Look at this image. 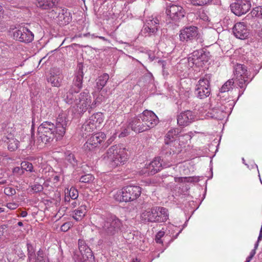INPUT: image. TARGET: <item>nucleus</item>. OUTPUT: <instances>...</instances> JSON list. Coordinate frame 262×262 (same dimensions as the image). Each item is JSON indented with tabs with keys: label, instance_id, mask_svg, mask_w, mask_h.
Here are the masks:
<instances>
[{
	"label": "nucleus",
	"instance_id": "nucleus-55",
	"mask_svg": "<svg viewBox=\"0 0 262 262\" xmlns=\"http://www.w3.org/2000/svg\"><path fill=\"white\" fill-rule=\"evenodd\" d=\"M253 258V257H252L251 256H250L249 255L247 258H246V260L245 261V262H250V261L251 260V259Z\"/></svg>",
	"mask_w": 262,
	"mask_h": 262
},
{
	"label": "nucleus",
	"instance_id": "nucleus-30",
	"mask_svg": "<svg viewBox=\"0 0 262 262\" xmlns=\"http://www.w3.org/2000/svg\"><path fill=\"white\" fill-rule=\"evenodd\" d=\"M89 119L97 128H99L104 120V116L102 113L98 112L92 115Z\"/></svg>",
	"mask_w": 262,
	"mask_h": 262
},
{
	"label": "nucleus",
	"instance_id": "nucleus-48",
	"mask_svg": "<svg viewBox=\"0 0 262 262\" xmlns=\"http://www.w3.org/2000/svg\"><path fill=\"white\" fill-rule=\"evenodd\" d=\"M79 204V202L76 200H72L69 205V207L72 208L76 207Z\"/></svg>",
	"mask_w": 262,
	"mask_h": 262
},
{
	"label": "nucleus",
	"instance_id": "nucleus-39",
	"mask_svg": "<svg viewBox=\"0 0 262 262\" xmlns=\"http://www.w3.org/2000/svg\"><path fill=\"white\" fill-rule=\"evenodd\" d=\"M252 16L260 17L262 18V7H257L253 9L251 12Z\"/></svg>",
	"mask_w": 262,
	"mask_h": 262
},
{
	"label": "nucleus",
	"instance_id": "nucleus-36",
	"mask_svg": "<svg viewBox=\"0 0 262 262\" xmlns=\"http://www.w3.org/2000/svg\"><path fill=\"white\" fill-rule=\"evenodd\" d=\"M178 179L181 182L188 183H195L199 181V178L196 177H188L179 178Z\"/></svg>",
	"mask_w": 262,
	"mask_h": 262
},
{
	"label": "nucleus",
	"instance_id": "nucleus-62",
	"mask_svg": "<svg viewBox=\"0 0 262 262\" xmlns=\"http://www.w3.org/2000/svg\"><path fill=\"white\" fill-rule=\"evenodd\" d=\"M17 225L19 226H23V224L21 222H18V223H17Z\"/></svg>",
	"mask_w": 262,
	"mask_h": 262
},
{
	"label": "nucleus",
	"instance_id": "nucleus-6",
	"mask_svg": "<svg viewBox=\"0 0 262 262\" xmlns=\"http://www.w3.org/2000/svg\"><path fill=\"white\" fill-rule=\"evenodd\" d=\"M83 78V72L82 66H79L78 70L76 71L73 83L69 91L67 92L66 89L63 90L65 93L62 97L66 102L71 103L72 102L73 94H77L82 87V81Z\"/></svg>",
	"mask_w": 262,
	"mask_h": 262
},
{
	"label": "nucleus",
	"instance_id": "nucleus-8",
	"mask_svg": "<svg viewBox=\"0 0 262 262\" xmlns=\"http://www.w3.org/2000/svg\"><path fill=\"white\" fill-rule=\"evenodd\" d=\"M180 40L182 42H192L194 40L202 43L203 41L198 28L194 26L186 27L180 31Z\"/></svg>",
	"mask_w": 262,
	"mask_h": 262
},
{
	"label": "nucleus",
	"instance_id": "nucleus-15",
	"mask_svg": "<svg viewBox=\"0 0 262 262\" xmlns=\"http://www.w3.org/2000/svg\"><path fill=\"white\" fill-rule=\"evenodd\" d=\"M180 130L179 128H172L170 129L166 134L165 138L164 150L170 149L169 155L174 154L176 152L174 149V142L179 136Z\"/></svg>",
	"mask_w": 262,
	"mask_h": 262
},
{
	"label": "nucleus",
	"instance_id": "nucleus-53",
	"mask_svg": "<svg viewBox=\"0 0 262 262\" xmlns=\"http://www.w3.org/2000/svg\"><path fill=\"white\" fill-rule=\"evenodd\" d=\"M20 215L23 217H26L27 215V212L26 211H23L21 212Z\"/></svg>",
	"mask_w": 262,
	"mask_h": 262
},
{
	"label": "nucleus",
	"instance_id": "nucleus-16",
	"mask_svg": "<svg viewBox=\"0 0 262 262\" xmlns=\"http://www.w3.org/2000/svg\"><path fill=\"white\" fill-rule=\"evenodd\" d=\"M159 25V20L157 17L149 16L146 20L142 32L145 36L155 35L158 30Z\"/></svg>",
	"mask_w": 262,
	"mask_h": 262
},
{
	"label": "nucleus",
	"instance_id": "nucleus-11",
	"mask_svg": "<svg viewBox=\"0 0 262 262\" xmlns=\"http://www.w3.org/2000/svg\"><path fill=\"white\" fill-rule=\"evenodd\" d=\"M13 38L19 42L28 43L31 42L34 37V34L27 27L20 26L13 32Z\"/></svg>",
	"mask_w": 262,
	"mask_h": 262
},
{
	"label": "nucleus",
	"instance_id": "nucleus-34",
	"mask_svg": "<svg viewBox=\"0 0 262 262\" xmlns=\"http://www.w3.org/2000/svg\"><path fill=\"white\" fill-rule=\"evenodd\" d=\"M234 83V82L232 79L228 80L222 85L220 89V92L225 93L229 91L230 89H232Z\"/></svg>",
	"mask_w": 262,
	"mask_h": 262
},
{
	"label": "nucleus",
	"instance_id": "nucleus-31",
	"mask_svg": "<svg viewBox=\"0 0 262 262\" xmlns=\"http://www.w3.org/2000/svg\"><path fill=\"white\" fill-rule=\"evenodd\" d=\"M86 213V206L85 205H81L80 207H79L77 209L74 211L73 217L76 221H80L85 216Z\"/></svg>",
	"mask_w": 262,
	"mask_h": 262
},
{
	"label": "nucleus",
	"instance_id": "nucleus-1",
	"mask_svg": "<svg viewBox=\"0 0 262 262\" xmlns=\"http://www.w3.org/2000/svg\"><path fill=\"white\" fill-rule=\"evenodd\" d=\"M68 115L62 112L56 118V124L51 122L45 121L38 127L37 141L39 144L51 143L54 139L56 141L62 138L65 134L68 122Z\"/></svg>",
	"mask_w": 262,
	"mask_h": 262
},
{
	"label": "nucleus",
	"instance_id": "nucleus-42",
	"mask_svg": "<svg viewBox=\"0 0 262 262\" xmlns=\"http://www.w3.org/2000/svg\"><path fill=\"white\" fill-rule=\"evenodd\" d=\"M31 189L34 192L37 193L43 190V186L39 184H35L31 186Z\"/></svg>",
	"mask_w": 262,
	"mask_h": 262
},
{
	"label": "nucleus",
	"instance_id": "nucleus-32",
	"mask_svg": "<svg viewBox=\"0 0 262 262\" xmlns=\"http://www.w3.org/2000/svg\"><path fill=\"white\" fill-rule=\"evenodd\" d=\"M109 79V75L107 73H104L99 76L97 79L96 86L98 90L102 89L105 85Z\"/></svg>",
	"mask_w": 262,
	"mask_h": 262
},
{
	"label": "nucleus",
	"instance_id": "nucleus-59",
	"mask_svg": "<svg viewBox=\"0 0 262 262\" xmlns=\"http://www.w3.org/2000/svg\"><path fill=\"white\" fill-rule=\"evenodd\" d=\"M163 74L164 76H167L168 75V73L165 70V69H164V72H163Z\"/></svg>",
	"mask_w": 262,
	"mask_h": 262
},
{
	"label": "nucleus",
	"instance_id": "nucleus-40",
	"mask_svg": "<svg viewBox=\"0 0 262 262\" xmlns=\"http://www.w3.org/2000/svg\"><path fill=\"white\" fill-rule=\"evenodd\" d=\"M69 195L71 200H76L78 197V190L74 187H71L69 190Z\"/></svg>",
	"mask_w": 262,
	"mask_h": 262
},
{
	"label": "nucleus",
	"instance_id": "nucleus-35",
	"mask_svg": "<svg viewBox=\"0 0 262 262\" xmlns=\"http://www.w3.org/2000/svg\"><path fill=\"white\" fill-rule=\"evenodd\" d=\"M189 2L194 6H204L210 4L212 0H188Z\"/></svg>",
	"mask_w": 262,
	"mask_h": 262
},
{
	"label": "nucleus",
	"instance_id": "nucleus-26",
	"mask_svg": "<svg viewBox=\"0 0 262 262\" xmlns=\"http://www.w3.org/2000/svg\"><path fill=\"white\" fill-rule=\"evenodd\" d=\"M58 0H37V6L42 10H49L55 8Z\"/></svg>",
	"mask_w": 262,
	"mask_h": 262
},
{
	"label": "nucleus",
	"instance_id": "nucleus-10",
	"mask_svg": "<svg viewBox=\"0 0 262 262\" xmlns=\"http://www.w3.org/2000/svg\"><path fill=\"white\" fill-rule=\"evenodd\" d=\"M235 75L236 82L241 89H244L239 96H241L245 90L248 81V73L245 66L242 64H237L235 67Z\"/></svg>",
	"mask_w": 262,
	"mask_h": 262
},
{
	"label": "nucleus",
	"instance_id": "nucleus-21",
	"mask_svg": "<svg viewBox=\"0 0 262 262\" xmlns=\"http://www.w3.org/2000/svg\"><path fill=\"white\" fill-rule=\"evenodd\" d=\"M159 209L157 206L147 208L143 211L141 214V219L144 223H156V219L158 215L157 210Z\"/></svg>",
	"mask_w": 262,
	"mask_h": 262
},
{
	"label": "nucleus",
	"instance_id": "nucleus-51",
	"mask_svg": "<svg viewBox=\"0 0 262 262\" xmlns=\"http://www.w3.org/2000/svg\"><path fill=\"white\" fill-rule=\"evenodd\" d=\"M4 13V10L3 7L0 5V19L3 17Z\"/></svg>",
	"mask_w": 262,
	"mask_h": 262
},
{
	"label": "nucleus",
	"instance_id": "nucleus-19",
	"mask_svg": "<svg viewBox=\"0 0 262 262\" xmlns=\"http://www.w3.org/2000/svg\"><path fill=\"white\" fill-rule=\"evenodd\" d=\"M106 138L104 133L99 132L92 135L84 144V148L89 150H92L98 146Z\"/></svg>",
	"mask_w": 262,
	"mask_h": 262
},
{
	"label": "nucleus",
	"instance_id": "nucleus-52",
	"mask_svg": "<svg viewBox=\"0 0 262 262\" xmlns=\"http://www.w3.org/2000/svg\"><path fill=\"white\" fill-rule=\"evenodd\" d=\"M255 253H256V250L255 249H253L250 252V253L249 255L251 256L252 257H253L254 255L255 254Z\"/></svg>",
	"mask_w": 262,
	"mask_h": 262
},
{
	"label": "nucleus",
	"instance_id": "nucleus-3",
	"mask_svg": "<svg viewBox=\"0 0 262 262\" xmlns=\"http://www.w3.org/2000/svg\"><path fill=\"white\" fill-rule=\"evenodd\" d=\"M14 124L11 123H3L1 127V132L3 134L2 140L7 145L10 151L16 150L19 146V142L15 136V128Z\"/></svg>",
	"mask_w": 262,
	"mask_h": 262
},
{
	"label": "nucleus",
	"instance_id": "nucleus-5",
	"mask_svg": "<svg viewBox=\"0 0 262 262\" xmlns=\"http://www.w3.org/2000/svg\"><path fill=\"white\" fill-rule=\"evenodd\" d=\"M141 193V188L138 186L129 185L118 190L114 195V199L118 202H130L136 200Z\"/></svg>",
	"mask_w": 262,
	"mask_h": 262
},
{
	"label": "nucleus",
	"instance_id": "nucleus-23",
	"mask_svg": "<svg viewBox=\"0 0 262 262\" xmlns=\"http://www.w3.org/2000/svg\"><path fill=\"white\" fill-rule=\"evenodd\" d=\"M194 120V115L190 111L181 113L177 116V122L180 126H187Z\"/></svg>",
	"mask_w": 262,
	"mask_h": 262
},
{
	"label": "nucleus",
	"instance_id": "nucleus-33",
	"mask_svg": "<svg viewBox=\"0 0 262 262\" xmlns=\"http://www.w3.org/2000/svg\"><path fill=\"white\" fill-rule=\"evenodd\" d=\"M28 262H35V249L33 246L30 243L27 244Z\"/></svg>",
	"mask_w": 262,
	"mask_h": 262
},
{
	"label": "nucleus",
	"instance_id": "nucleus-46",
	"mask_svg": "<svg viewBox=\"0 0 262 262\" xmlns=\"http://www.w3.org/2000/svg\"><path fill=\"white\" fill-rule=\"evenodd\" d=\"M164 232L160 231L157 233L156 235L155 240L158 243H162V241L161 239V237H163L164 235Z\"/></svg>",
	"mask_w": 262,
	"mask_h": 262
},
{
	"label": "nucleus",
	"instance_id": "nucleus-7",
	"mask_svg": "<svg viewBox=\"0 0 262 262\" xmlns=\"http://www.w3.org/2000/svg\"><path fill=\"white\" fill-rule=\"evenodd\" d=\"M78 249L79 251L75 252L73 256V258L76 262H95L92 251L85 241L79 239Z\"/></svg>",
	"mask_w": 262,
	"mask_h": 262
},
{
	"label": "nucleus",
	"instance_id": "nucleus-54",
	"mask_svg": "<svg viewBox=\"0 0 262 262\" xmlns=\"http://www.w3.org/2000/svg\"><path fill=\"white\" fill-rule=\"evenodd\" d=\"M253 258V257H252L251 256H250L249 255L247 258H246V260L245 261V262H250V261L251 260V259Z\"/></svg>",
	"mask_w": 262,
	"mask_h": 262
},
{
	"label": "nucleus",
	"instance_id": "nucleus-22",
	"mask_svg": "<svg viewBox=\"0 0 262 262\" xmlns=\"http://www.w3.org/2000/svg\"><path fill=\"white\" fill-rule=\"evenodd\" d=\"M63 78V74L59 69L53 68L50 73V75L48 78V81L53 86L59 87L61 85Z\"/></svg>",
	"mask_w": 262,
	"mask_h": 262
},
{
	"label": "nucleus",
	"instance_id": "nucleus-47",
	"mask_svg": "<svg viewBox=\"0 0 262 262\" xmlns=\"http://www.w3.org/2000/svg\"><path fill=\"white\" fill-rule=\"evenodd\" d=\"M6 206L8 208H9L11 210H14V209H16L18 207V204H17L16 203L12 202V203H7L6 204Z\"/></svg>",
	"mask_w": 262,
	"mask_h": 262
},
{
	"label": "nucleus",
	"instance_id": "nucleus-44",
	"mask_svg": "<svg viewBox=\"0 0 262 262\" xmlns=\"http://www.w3.org/2000/svg\"><path fill=\"white\" fill-rule=\"evenodd\" d=\"M73 224L71 222H68L64 223L61 225L60 229L62 231L66 232L72 227Z\"/></svg>",
	"mask_w": 262,
	"mask_h": 262
},
{
	"label": "nucleus",
	"instance_id": "nucleus-12",
	"mask_svg": "<svg viewBox=\"0 0 262 262\" xmlns=\"http://www.w3.org/2000/svg\"><path fill=\"white\" fill-rule=\"evenodd\" d=\"M208 61V57L202 50H195L189 55L188 61L190 67H202Z\"/></svg>",
	"mask_w": 262,
	"mask_h": 262
},
{
	"label": "nucleus",
	"instance_id": "nucleus-49",
	"mask_svg": "<svg viewBox=\"0 0 262 262\" xmlns=\"http://www.w3.org/2000/svg\"><path fill=\"white\" fill-rule=\"evenodd\" d=\"M158 64L162 68V71L164 72V69H166V62L164 60H159Z\"/></svg>",
	"mask_w": 262,
	"mask_h": 262
},
{
	"label": "nucleus",
	"instance_id": "nucleus-37",
	"mask_svg": "<svg viewBox=\"0 0 262 262\" xmlns=\"http://www.w3.org/2000/svg\"><path fill=\"white\" fill-rule=\"evenodd\" d=\"M94 178L92 174H86L80 177L79 181L82 183H89L92 182Z\"/></svg>",
	"mask_w": 262,
	"mask_h": 262
},
{
	"label": "nucleus",
	"instance_id": "nucleus-60",
	"mask_svg": "<svg viewBox=\"0 0 262 262\" xmlns=\"http://www.w3.org/2000/svg\"><path fill=\"white\" fill-rule=\"evenodd\" d=\"M98 38L103 40H104V41H106L107 39L104 37H103V36H98Z\"/></svg>",
	"mask_w": 262,
	"mask_h": 262
},
{
	"label": "nucleus",
	"instance_id": "nucleus-4",
	"mask_svg": "<svg viewBox=\"0 0 262 262\" xmlns=\"http://www.w3.org/2000/svg\"><path fill=\"white\" fill-rule=\"evenodd\" d=\"M76 94H73L72 102L71 103L66 102L69 104L72 105L76 111L79 113L85 112L89 107L93 108L95 107L96 103H92L91 97L87 91H84L80 93L77 97L75 96Z\"/></svg>",
	"mask_w": 262,
	"mask_h": 262
},
{
	"label": "nucleus",
	"instance_id": "nucleus-56",
	"mask_svg": "<svg viewBox=\"0 0 262 262\" xmlns=\"http://www.w3.org/2000/svg\"><path fill=\"white\" fill-rule=\"evenodd\" d=\"M262 239V233L259 232V236L257 238L258 242H260Z\"/></svg>",
	"mask_w": 262,
	"mask_h": 262
},
{
	"label": "nucleus",
	"instance_id": "nucleus-45",
	"mask_svg": "<svg viewBox=\"0 0 262 262\" xmlns=\"http://www.w3.org/2000/svg\"><path fill=\"white\" fill-rule=\"evenodd\" d=\"M66 160L73 165H75L76 164L75 157L73 154H69L66 157Z\"/></svg>",
	"mask_w": 262,
	"mask_h": 262
},
{
	"label": "nucleus",
	"instance_id": "nucleus-61",
	"mask_svg": "<svg viewBox=\"0 0 262 262\" xmlns=\"http://www.w3.org/2000/svg\"><path fill=\"white\" fill-rule=\"evenodd\" d=\"M19 170H20V168L17 167L14 169V171H15V172L18 171Z\"/></svg>",
	"mask_w": 262,
	"mask_h": 262
},
{
	"label": "nucleus",
	"instance_id": "nucleus-38",
	"mask_svg": "<svg viewBox=\"0 0 262 262\" xmlns=\"http://www.w3.org/2000/svg\"><path fill=\"white\" fill-rule=\"evenodd\" d=\"M21 168L22 170L23 169H24L27 171H30V172L33 171V166L32 163H29L28 162H25V161L21 163Z\"/></svg>",
	"mask_w": 262,
	"mask_h": 262
},
{
	"label": "nucleus",
	"instance_id": "nucleus-41",
	"mask_svg": "<svg viewBox=\"0 0 262 262\" xmlns=\"http://www.w3.org/2000/svg\"><path fill=\"white\" fill-rule=\"evenodd\" d=\"M198 17L200 19H202L205 21H207L209 19V17L204 10H201L198 12Z\"/></svg>",
	"mask_w": 262,
	"mask_h": 262
},
{
	"label": "nucleus",
	"instance_id": "nucleus-58",
	"mask_svg": "<svg viewBox=\"0 0 262 262\" xmlns=\"http://www.w3.org/2000/svg\"><path fill=\"white\" fill-rule=\"evenodd\" d=\"M6 183H7L6 180H2L0 181V185H3V184H5Z\"/></svg>",
	"mask_w": 262,
	"mask_h": 262
},
{
	"label": "nucleus",
	"instance_id": "nucleus-14",
	"mask_svg": "<svg viewBox=\"0 0 262 262\" xmlns=\"http://www.w3.org/2000/svg\"><path fill=\"white\" fill-rule=\"evenodd\" d=\"M251 6L250 0H235L230 5L231 11L237 16L246 14Z\"/></svg>",
	"mask_w": 262,
	"mask_h": 262
},
{
	"label": "nucleus",
	"instance_id": "nucleus-43",
	"mask_svg": "<svg viewBox=\"0 0 262 262\" xmlns=\"http://www.w3.org/2000/svg\"><path fill=\"white\" fill-rule=\"evenodd\" d=\"M4 193L7 195L11 196L14 195L16 193V191L15 189L12 187H8L5 188Z\"/></svg>",
	"mask_w": 262,
	"mask_h": 262
},
{
	"label": "nucleus",
	"instance_id": "nucleus-64",
	"mask_svg": "<svg viewBox=\"0 0 262 262\" xmlns=\"http://www.w3.org/2000/svg\"><path fill=\"white\" fill-rule=\"evenodd\" d=\"M71 20V17L68 16L67 18V21L69 23ZM66 22V21H65Z\"/></svg>",
	"mask_w": 262,
	"mask_h": 262
},
{
	"label": "nucleus",
	"instance_id": "nucleus-29",
	"mask_svg": "<svg viewBox=\"0 0 262 262\" xmlns=\"http://www.w3.org/2000/svg\"><path fill=\"white\" fill-rule=\"evenodd\" d=\"M97 129L89 119L86 120L81 126V132L83 136L88 135Z\"/></svg>",
	"mask_w": 262,
	"mask_h": 262
},
{
	"label": "nucleus",
	"instance_id": "nucleus-17",
	"mask_svg": "<svg viewBox=\"0 0 262 262\" xmlns=\"http://www.w3.org/2000/svg\"><path fill=\"white\" fill-rule=\"evenodd\" d=\"M166 13L171 20L177 21L184 17L185 11L181 6L170 4L167 7Z\"/></svg>",
	"mask_w": 262,
	"mask_h": 262
},
{
	"label": "nucleus",
	"instance_id": "nucleus-24",
	"mask_svg": "<svg viewBox=\"0 0 262 262\" xmlns=\"http://www.w3.org/2000/svg\"><path fill=\"white\" fill-rule=\"evenodd\" d=\"M231 108H228L227 106H221L220 108H213L211 110L210 112H208L210 116L208 115L212 118L217 120H222L229 114L230 112Z\"/></svg>",
	"mask_w": 262,
	"mask_h": 262
},
{
	"label": "nucleus",
	"instance_id": "nucleus-28",
	"mask_svg": "<svg viewBox=\"0 0 262 262\" xmlns=\"http://www.w3.org/2000/svg\"><path fill=\"white\" fill-rule=\"evenodd\" d=\"M159 208L157 211L158 212V215L156 219V223H160L165 222L169 217V213L168 209L163 207L157 206Z\"/></svg>",
	"mask_w": 262,
	"mask_h": 262
},
{
	"label": "nucleus",
	"instance_id": "nucleus-27",
	"mask_svg": "<svg viewBox=\"0 0 262 262\" xmlns=\"http://www.w3.org/2000/svg\"><path fill=\"white\" fill-rule=\"evenodd\" d=\"M160 158H155L147 166L148 172L151 174H154L160 170L163 165Z\"/></svg>",
	"mask_w": 262,
	"mask_h": 262
},
{
	"label": "nucleus",
	"instance_id": "nucleus-20",
	"mask_svg": "<svg viewBox=\"0 0 262 262\" xmlns=\"http://www.w3.org/2000/svg\"><path fill=\"white\" fill-rule=\"evenodd\" d=\"M234 35L238 39H245L248 37L249 35V30L244 22H239L236 23L233 29Z\"/></svg>",
	"mask_w": 262,
	"mask_h": 262
},
{
	"label": "nucleus",
	"instance_id": "nucleus-18",
	"mask_svg": "<svg viewBox=\"0 0 262 262\" xmlns=\"http://www.w3.org/2000/svg\"><path fill=\"white\" fill-rule=\"evenodd\" d=\"M140 117L148 130L155 127L159 122L157 115L152 111L146 110L140 114Z\"/></svg>",
	"mask_w": 262,
	"mask_h": 262
},
{
	"label": "nucleus",
	"instance_id": "nucleus-13",
	"mask_svg": "<svg viewBox=\"0 0 262 262\" xmlns=\"http://www.w3.org/2000/svg\"><path fill=\"white\" fill-rule=\"evenodd\" d=\"M121 226L120 220L115 216H112L104 222L102 228L107 234L114 235L121 229Z\"/></svg>",
	"mask_w": 262,
	"mask_h": 262
},
{
	"label": "nucleus",
	"instance_id": "nucleus-2",
	"mask_svg": "<svg viewBox=\"0 0 262 262\" xmlns=\"http://www.w3.org/2000/svg\"><path fill=\"white\" fill-rule=\"evenodd\" d=\"M102 159L111 168H115L124 164L127 160V153L125 148L119 145L111 146L102 155Z\"/></svg>",
	"mask_w": 262,
	"mask_h": 262
},
{
	"label": "nucleus",
	"instance_id": "nucleus-57",
	"mask_svg": "<svg viewBox=\"0 0 262 262\" xmlns=\"http://www.w3.org/2000/svg\"><path fill=\"white\" fill-rule=\"evenodd\" d=\"M259 242H258V241H257V242H256V243L254 245V247L253 249H255L256 250L257 249L258 245H259Z\"/></svg>",
	"mask_w": 262,
	"mask_h": 262
},
{
	"label": "nucleus",
	"instance_id": "nucleus-25",
	"mask_svg": "<svg viewBox=\"0 0 262 262\" xmlns=\"http://www.w3.org/2000/svg\"><path fill=\"white\" fill-rule=\"evenodd\" d=\"M129 126L133 130L138 133L148 130L146 126L144 125V122L140 117V114L132 119L129 123Z\"/></svg>",
	"mask_w": 262,
	"mask_h": 262
},
{
	"label": "nucleus",
	"instance_id": "nucleus-9",
	"mask_svg": "<svg viewBox=\"0 0 262 262\" xmlns=\"http://www.w3.org/2000/svg\"><path fill=\"white\" fill-rule=\"evenodd\" d=\"M210 79L209 75L200 78L195 86V94L200 99H204L210 94Z\"/></svg>",
	"mask_w": 262,
	"mask_h": 262
},
{
	"label": "nucleus",
	"instance_id": "nucleus-63",
	"mask_svg": "<svg viewBox=\"0 0 262 262\" xmlns=\"http://www.w3.org/2000/svg\"><path fill=\"white\" fill-rule=\"evenodd\" d=\"M132 262H140V261L137 258H136V259H133Z\"/></svg>",
	"mask_w": 262,
	"mask_h": 262
},
{
	"label": "nucleus",
	"instance_id": "nucleus-50",
	"mask_svg": "<svg viewBox=\"0 0 262 262\" xmlns=\"http://www.w3.org/2000/svg\"><path fill=\"white\" fill-rule=\"evenodd\" d=\"M71 198L69 195H66L64 198L65 204L67 205L68 204H70L71 201Z\"/></svg>",
	"mask_w": 262,
	"mask_h": 262
}]
</instances>
